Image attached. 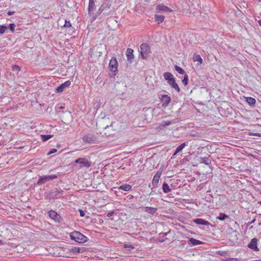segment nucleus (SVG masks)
<instances>
[{
    "label": "nucleus",
    "mask_w": 261,
    "mask_h": 261,
    "mask_svg": "<svg viewBox=\"0 0 261 261\" xmlns=\"http://www.w3.org/2000/svg\"><path fill=\"white\" fill-rule=\"evenodd\" d=\"M258 23H259V25L261 26V20H259L258 21Z\"/></svg>",
    "instance_id": "obj_44"
},
{
    "label": "nucleus",
    "mask_w": 261,
    "mask_h": 261,
    "mask_svg": "<svg viewBox=\"0 0 261 261\" xmlns=\"http://www.w3.org/2000/svg\"><path fill=\"white\" fill-rule=\"evenodd\" d=\"M71 251L73 253L76 254L77 253H79L80 252V249L77 247H73L71 249Z\"/></svg>",
    "instance_id": "obj_32"
},
{
    "label": "nucleus",
    "mask_w": 261,
    "mask_h": 261,
    "mask_svg": "<svg viewBox=\"0 0 261 261\" xmlns=\"http://www.w3.org/2000/svg\"><path fill=\"white\" fill-rule=\"evenodd\" d=\"M144 209H145V210H144L145 212H146L147 213L151 214H154L156 211V209L155 208L148 207V206L145 207L144 208Z\"/></svg>",
    "instance_id": "obj_21"
},
{
    "label": "nucleus",
    "mask_w": 261,
    "mask_h": 261,
    "mask_svg": "<svg viewBox=\"0 0 261 261\" xmlns=\"http://www.w3.org/2000/svg\"><path fill=\"white\" fill-rule=\"evenodd\" d=\"M101 7L102 8H103L104 10L105 9H109L111 7V4L109 3H105L103 4Z\"/></svg>",
    "instance_id": "obj_33"
},
{
    "label": "nucleus",
    "mask_w": 261,
    "mask_h": 261,
    "mask_svg": "<svg viewBox=\"0 0 261 261\" xmlns=\"http://www.w3.org/2000/svg\"><path fill=\"white\" fill-rule=\"evenodd\" d=\"M70 238L72 240L80 243H85L87 241V238L79 231L72 232Z\"/></svg>",
    "instance_id": "obj_1"
},
{
    "label": "nucleus",
    "mask_w": 261,
    "mask_h": 261,
    "mask_svg": "<svg viewBox=\"0 0 261 261\" xmlns=\"http://www.w3.org/2000/svg\"><path fill=\"white\" fill-rule=\"evenodd\" d=\"M253 135H254L255 136H257V137H261V134H260V133H255V134H254Z\"/></svg>",
    "instance_id": "obj_42"
},
{
    "label": "nucleus",
    "mask_w": 261,
    "mask_h": 261,
    "mask_svg": "<svg viewBox=\"0 0 261 261\" xmlns=\"http://www.w3.org/2000/svg\"><path fill=\"white\" fill-rule=\"evenodd\" d=\"M108 127V125H107L105 128H106Z\"/></svg>",
    "instance_id": "obj_48"
},
{
    "label": "nucleus",
    "mask_w": 261,
    "mask_h": 261,
    "mask_svg": "<svg viewBox=\"0 0 261 261\" xmlns=\"http://www.w3.org/2000/svg\"><path fill=\"white\" fill-rule=\"evenodd\" d=\"M201 163H204V164H205L206 165H208V163H207L205 160H203L202 162H201Z\"/></svg>",
    "instance_id": "obj_43"
},
{
    "label": "nucleus",
    "mask_w": 261,
    "mask_h": 261,
    "mask_svg": "<svg viewBox=\"0 0 261 261\" xmlns=\"http://www.w3.org/2000/svg\"><path fill=\"white\" fill-rule=\"evenodd\" d=\"M160 178V174L156 173L153 176V179H152V185L154 187H156L157 185L159 183V179Z\"/></svg>",
    "instance_id": "obj_18"
},
{
    "label": "nucleus",
    "mask_w": 261,
    "mask_h": 261,
    "mask_svg": "<svg viewBox=\"0 0 261 261\" xmlns=\"http://www.w3.org/2000/svg\"><path fill=\"white\" fill-rule=\"evenodd\" d=\"M174 123V122L173 121H163L161 123L156 124L155 129L157 130H161L163 129L166 126Z\"/></svg>",
    "instance_id": "obj_6"
},
{
    "label": "nucleus",
    "mask_w": 261,
    "mask_h": 261,
    "mask_svg": "<svg viewBox=\"0 0 261 261\" xmlns=\"http://www.w3.org/2000/svg\"><path fill=\"white\" fill-rule=\"evenodd\" d=\"M134 50L131 48H127L126 51V55L127 59V61L131 62L132 59L134 58L133 55Z\"/></svg>",
    "instance_id": "obj_16"
},
{
    "label": "nucleus",
    "mask_w": 261,
    "mask_h": 261,
    "mask_svg": "<svg viewBox=\"0 0 261 261\" xmlns=\"http://www.w3.org/2000/svg\"><path fill=\"white\" fill-rule=\"evenodd\" d=\"M60 109H63V107H60Z\"/></svg>",
    "instance_id": "obj_47"
},
{
    "label": "nucleus",
    "mask_w": 261,
    "mask_h": 261,
    "mask_svg": "<svg viewBox=\"0 0 261 261\" xmlns=\"http://www.w3.org/2000/svg\"><path fill=\"white\" fill-rule=\"evenodd\" d=\"M11 14H12V12H8V14H9V15H11Z\"/></svg>",
    "instance_id": "obj_45"
},
{
    "label": "nucleus",
    "mask_w": 261,
    "mask_h": 261,
    "mask_svg": "<svg viewBox=\"0 0 261 261\" xmlns=\"http://www.w3.org/2000/svg\"><path fill=\"white\" fill-rule=\"evenodd\" d=\"M48 215L49 217L56 222H59L61 219V217L54 211H50L48 212Z\"/></svg>",
    "instance_id": "obj_9"
},
{
    "label": "nucleus",
    "mask_w": 261,
    "mask_h": 261,
    "mask_svg": "<svg viewBox=\"0 0 261 261\" xmlns=\"http://www.w3.org/2000/svg\"><path fill=\"white\" fill-rule=\"evenodd\" d=\"M261 205V200L258 202Z\"/></svg>",
    "instance_id": "obj_46"
},
{
    "label": "nucleus",
    "mask_w": 261,
    "mask_h": 261,
    "mask_svg": "<svg viewBox=\"0 0 261 261\" xmlns=\"http://www.w3.org/2000/svg\"><path fill=\"white\" fill-rule=\"evenodd\" d=\"M57 151V150L55 148H53V149H51L47 153V154L48 155L51 154H53V153H54L55 152H56Z\"/></svg>",
    "instance_id": "obj_36"
},
{
    "label": "nucleus",
    "mask_w": 261,
    "mask_h": 261,
    "mask_svg": "<svg viewBox=\"0 0 261 261\" xmlns=\"http://www.w3.org/2000/svg\"><path fill=\"white\" fill-rule=\"evenodd\" d=\"M15 25L14 23H11L9 26L10 30L13 32L15 30Z\"/></svg>",
    "instance_id": "obj_37"
},
{
    "label": "nucleus",
    "mask_w": 261,
    "mask_h": 261,
    "mask_svg": "<svg viewBox=\"0 0 261 261\" xmlns=\"http://www.w3.org/2000/svg\"><path fill=\"white\" fill-rule=\"evenodd\" d=\"M160 98L161 100L163 102L162 105L164 107H166L171 101L170 97L167 95H162Z\"/></svg>",
    "instance_id": "obj_10"
},
{
    "label": "nucleus",
    "mask_w": 261,
    "mask_h": 261,
    "mask_svg": "<svg viewBox=\"0 0 261 261\" xmlns=\"http://www.w3.org/2000/svg\"><path fill=\"white\" fill-rule=\"evenodd\" d=\"M163 76L165 80L167 82L173 79L174 77L172 73L170 72H165L163 74Z\"/></svg>",
    "instance_id": "obj_20"
},
{
    "label": "nucleus",
    "mask_w": 261,
    "mask_h": 261,
    "mask_svg": "<svg viewBox=\"0 0 261 261\" xmlns=\"http://www.w3.org/2000/svg\"><path fill=\"white\" fill-rule=\"evenodd\" d=\"M57 177V176L55 175H45L43 176H40L38 181L37 184L39 185H41L44 184L45 182L51 180L52 179H55Z\"/></svg>",
    "instance_id": "obj_3"
},
{
    "label": "nucleus",
    "mask_w": 261,
    "mask_h": 261,
    "mask_svg": "<svg viewBox=\"0 0 261 261\" xmlns=\"http://www.w3.org/2000/svg\"><path fill=\"white\" fill-rule=\"evenodd\" d=\"M119 189L124 191H129L132 189V186L129 185L125 184L120 186Z\"/></svg>",
    "instance_id": "obj_23"
},
{
    "label": "nucleus",
    "mask_w": 261,
    "mask_h": 261,
    "mask_svg": "<svg viewBox=\"0 0 261 261\" xmlns=\"http://www.w3.org/2000/svg\"><path fill=\"white\" fill-rule=\"evenodd\" d=\"M104 10V9L103 8H102V7L100 6V7L99 8L97 12L98 14H100L102 13V12Z\"/></svg>",
    "instance_id": "obj_41"
},
{
    "label": "nucleus",
    "mask_w": 261,
    "mask_h": 261,
    "mask_svg": "<svg viewBox=\"0 0 261 261\" xmlns=\"http://www.w3.org/2000/svg\"><path fill=\"white\" fill-rule=\"evenodd\" d=\"M95 4L93 0H89L88 10L89 13L93 11L94 8Z\"/></svg>",
    "instance_id": "obj_25"
},
{
    "label": "nucleus",
    "mask_w": 261,
    "mask_h": 261,
    "mask_svg": "<svg viewBox=\"0 0 261 261\" xmlns=\"http://www.w3.org/2000/svg\"><path fill=\"white\" fill-rule=\"evenodd\" d=\"M167 83L172 88H173L177 92H179L180 91V88L178 87L177 83L175 82V80L174 78L173 79L167 82Z\"/></svg>",
    "instance_id": "obj_13"
},
{
    "label": "nucleus",
    "mask_w": 261,
    "mask_h": 261,
    "mask_svg": "<svg viewBox=\"0 0 261 261\" xmlns=\"http://www.w3.org/2000/svg\"><path fill=\"white\" fill-rule=\"evenodd\" d=\"M162 189L165 193H168L171 191V189L167 183L163 184Z\"/></svg>",
    "instance_id": "obj_24"
},
{
    "label": "nucleus",
    "mask_w": 261,
    "mask_h": 261,
    "mask_svg": "<svg viewBox=\"0 0 261 261\" xmlns=\"http://www.w3.org/2000/svg\"><path fill=\"white\" fill-rule=\"evenodd\" d=\"M83 141L85 143H93L95 141V138L93 135L88 134L83 137Z\"/></svg>",
    "instance_id": "obj_8"
},
{
    "label": "nucleus",
    "mask_w": 261,
    "mask_h": 261,
    "mask_svg": "<svg viewBox=\"0 0 261 261\" xmlns=\"http://www.w3.org/2000/svg\"><path fill=\"white\" fill-rule=\"evenodd\" d=\"M228 217V216L224 213H220L217 218L220 220H224Z\"/></svg>",
    "instance_id": "obj_29"
},
{
    "label": "nucleus",
    "mask_w": 261,
    "mask_h": 261,
    "mask_svg": "<svg viewBox=\"0 0 261 261\" xmlns=\"http://www.w3.org/2000/svg\"><path fill=\"white\" fill-rule=\"evenodd\" d=\"M193 61L194 62H198L200 64L202 63V59L201 58L200 56L199 55H195L193 57Z\"/></svg>",
    "instance_id": "obj_26"
},
{
    "label": "nucleus",
    "mask_w": 261,
    "mask_h": 261,
    "mask_svg": "<svg viewBox=\"0 0 261 261\" xmlns=\"http://www.w3.org/2000/svg\"><path fill=\"white\" fill-rule=\"evenodd\" d=\"M124 248L126 249V250L129 251L131 249H133L134 247L132 245L125 244Z\"/></svg>",
    "instance_id": "obj_35"
},
{
    "label": "nucleus",
    "mask_w": 261,
    "mask_h": 261,
    "mask_svg": "<svg viewBox=\"0 0 261 261\" xmlns=\"http://www.w3.org/2000/svg\"><path fill=\"white\" fill-rule=\"evenodd\" d=\"M245 98L246 102L250 106H254L255 105L256 100L254 98L251 97H245Z\"/></svg>",
    "instance_id": "obj_22"
},
{
    "label": "nucleus",
    "mask_w": 261,
    "mask_h": 261,
    "mask_svg": "<svg viewBox=\"0 0 261 261\" xmlns=\"http://www.w3.org/2000/svg\"><path fill=\"white\" fill-rule=\"evenodd\" d=\"M188 243L190 246H196V245L203 244V242L201 241L194 239V238H190L189 240Z\"/></svg>",
    "instance_id": "obj_15"
},
{
    "label": "nucleus",
    "mask_w": 261,
    "mask_h": 261,
    "mask_svg": "<svg viewBox=\"0 0 261 261\" xmlns=\"http://www.w3.org/2000/svg\"><path fill=\"white\" fill-rule=\"evenodd\" d=\"M175 69L177 72H178L180 74H182L185 73L184 70L181 67L177 65L175 66Z\"/></svg>",
    "instance_id": "obj_31"
},
{
    "label": "nucleus",
    "mask_w": 261,
    "mask_h": 261,
    "mask_svg": "<svg viewBox=\"0 0 261 261\" xmlns=\"http://www.w3.org/2000/svg\"><path fill=\"white\" fill-rule=\"evenodd\" d=\"M118 63L115 57H113L110 61L109 68L112 72H116L117 70Z\"/></svg>",
    "instance_id": "obj_5"
},
{
    "label": "nucleus",
    "mask_w": 261,
    "mask_h": 261,
    "mask_svg": "<svg viewBox=\"0 0 261 261\" xmlns=\"http://www.w3.org/2000/svg\"><path fill=\"white\" fill-rule=\"evenodd\" d=\"M193 221L198 225H202L205 226H207L210 225V223L208 221L201 219V218H197L193 219Z\"/></svg>",
    "instance_id": "obj_12"
},
{
    "label": "nucleus",
    "mask_w": 261,
    "mask_h": 261,
    "mask_svg": "<svg viewBox=\"0 0 261 261\" xmlns=\"http://www.w3.org/2000/svg\"><path fill=\"white\" fill-rule=\"evenodd\" d=\"M113 214H114V212L111 211L109 213H108V214H107V217L110 218V217H112L113 215Z\"/></svg>",
    "instance_id": "obj_39"
},
{
    "label": "nucleus",
    "mask_w": 261,
    "mask_h": 261,
    "mask_svg": "<svg viewBox=\"0 0 261 261\" xmlns=\"http://www.w3.org/2000/svg\"><path fill=\"white\" fill-rule=\"evenodd\" d=\"M64 27L69 28V32H70V31H72L73 28L71 27V23L70 22V21L65 20V24L64 25ZM69 33H70V32H69Z\"/></svg>",
    "instance_id": "obj_27"
},
{
    "label": "nucleus",
    "mask_w": 261,
    "mask_h": 261,
    "mask_svg": "<svg viewBox=\"0 0 261 261\" xmlns=\"http://www.w3.org/2000/svg\"><path fill=\"white\" fill-rule=\"evenodd\" d=\"M71 85V82L70 81H67L60 86H58L56 88V91L57 92H62L63 91L64 89L66 87H69Z\"/></svg>",
    "instance_id": "obj_7"
},
{
    "label": "nucleus",
    "mask_w": 261,
    "mask_h": 261,
    "mask_svg": "<svg viewBox=\"0 0 261 261\" xmlns=\"http://www.w3.org/2000/svg\"><path fill=\"white\" fill-rule=\"evenodd\" d=\"M157 12H171L172 10L164 5H158L156 8Z\"/></svg>",
    "instance_id": "obj_11"
},
{
    "label": "nucleus",
    "mask_w": 261,
    "mask_h": 261,
    "mask_svg": "<svg viewBox=\"0 0 261 261\" xmlns=\"http://www.w3.org/2000/svg\"><path fill=\"white\" fill-rule=\"evenodd\" d=\"M74 162L80 164L81 167L88 168L91 166V162L85 158H79Z\"/></svg>",
    "instance_id": "obj_4"
},
{
    "label": "nucleus",
    "mask_w": 261,
    "mask_h": 261,
    "mask_svg": "<svg viewBox=\"0 0 261 261\" xmlns=\"http://www.w3.org/2000/svg\"><path fill=\"white\" fill-rule=\"evenodd\" d=\"M53 137L52 135H41V139L43 141L45 142L47 140H48L49 139H50Z\"/></svg>",
    "instance_id": "obj_28"
},
{
    "label": "nucleus",
    "mask_w": 261,
    "mask_h": 261,
    "mask_svg": "<svg viewBox=\"0 0 261 261\" xmlns=\"http://www.w3.org/2000/svg\"><path fill=\"white\" fill-rule=\"evenodd\" d=\"M8 29V27L6 25H0V34H4L6 30Z\"/></svg>",
    "instance_id": "obj_30"
},
{
    "label": "nucleus",
    "mask_w": 261,
    "mask_h": 261,
    "mask_svg": "<svg viewBox=\"0 0 261 261\" xmlns=\"http://www.w3.org/2000/svg\"><path fill=\"white\" fill-rule=\"evenodd\" d=\"M20 68L18 65H14L12 67V70L13 71H17V70H20Z\"/></svg>",
    "instance_id": "obj_38"
},
{
    "label": "nucleus",
    "mask_w": 261,
    "mask_h": 261,
    "mask_svg": "<svg viewBox=\"0 0 261 261\" xmlns=\"http://www.w3.org/2000/svg\"><path fill=\"white\" fill-rule=\"evenodd\" d=\"M182 83L185 85H187L188 83V76L187 75H185L184 76V77L183 79V80H182Z\"/></svg>",
    "instance_id": "obj_34"
},
{
    "label": "nucleus",
    "mask_w": 261,
    "mask_h": 261,
    "mask_svg": "<svg viewBox=\"0 0 261 261\" xmlns=\"http://www.w3.org/2000/svg\"><path fill=\"white\" fill-rule=\"evenodd\" d=\"M155 21L158 23H162L164 21L165 17L162 15H154Z\"/></svg>",
    "instance_id": "obj_19"
},
{
    "label": "nucleus",
    "mask_w": 261,
    "mask_h": 261,
    "mask_svg": "<svg viewBox=\"0 0 261 261\" xmlns=\"http://www.w3.org/2000/svg\"><path fill=\"white\" fill-rule=\"evenodd\" d=\"M257 239L256 238L252 239L250 243L248 244V247L252 249H254L255 250H258L257 246Z\"/></svg>",
    "instance_id": "obj_14"
},
{
    "label": "nucleus",
    "mask_w": 261,
    "mask_h": 261,
    "mask_svg": "<svg viewBox=\"0 0 261 261\" xmlns=\"http://www.w3.org/2000/svg\"><path fill=\"white\" fill-rule=\"evenodd\" d=\"M140 53L143 59H147L151 53L150 47L146 43H142L140 46Z\"/></svg>",
    "instance_id": "obj_2"
},
{
    "label": "nucleus",
    "mask_w": 261,
    "mask_h": 261,
    "mask_svg": "<svg viewBox=\"0 0 261 261\" xmlns=\"http://www.w3.org/2000/svg\"><path fill=\"white\" fill-rule=\"evenodd\" d=\"M187 146V143L185 142L181 144L176 149L175 151L173 153V156L176 155L177 153L182 151V150Z\"/></svg>",
    "instance_id": "obj_17"
},
{
    "label": "nucleus",
    "mask_w": 261,
    "mask_h": 261,
    "mask_svg": "<svg viewBox=\"0 0 261 261\" xmlns=\"http://www.w3.org/2000/svg\"><path fill=\"white\" fill-rule=\"evenodd\" d=\"M80 214L81 217H84L85 216L84 212L82 210H79Z\"/></svg>",
    "instance_id": "obj_40"
}]
</instances>
